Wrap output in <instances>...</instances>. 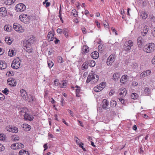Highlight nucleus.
Here are the masks:
<instances>
[{
    "instance_id": "ddd939ff",
    "label": "nucleus",
    "mask_w": 155,
    "mask_h": 155,
    "mask_svg": "<svg viewBox=\"0 0 155 155\" xmlns=\"http://www.w3.org/2000/svg\"><path fill=\"white\" fill-rule=\"evenodd\" d=\"M142 40V38L141 37H139L137 39V44L139 48H141L143 45V42Z\"/></svg>"
},
{
    "instance_id": "bb28decb",
    "label": "nucleus",
    "mask_w": 155,
    "mask_h": 155,
    "mask_svg": "<svg viewBox=\"0 0 155 155\" xmlns=\"http://www.w3.org/2000/svg\"><path fill=\"white\" fill-rule=\"evenodd\" d=\"M88 62L89 63V65L91 67H93L95 65V62L94 60H88L87 59Z\"/></svg>"
},
{
    "instance_id": "393cba45",
    "label": "nucleus",
    "mask_w": 155,
    "mask_h": 155,
    "mask_svg": "<svg viewBox=\"0 0 155 155\" xmlns=\"http://www.w3.org/2000/svg\"><path fill=\"white\" fill-rule=\"evenodd\" d=\"M150 90L148 87H146L143 92V94L145 95H148L150 94Z\"/></svg>"
},
{
    "instance_id": "c03bdc74",
    "label": "nucleus",
    "mask_w": 155,
    "mask_h": 155,
    "mask_svg": "<svg viewBox=\"0 0 155 155\" xmlns=\"http://www.w3.org/2000/svg\"><path fill=\"white\" fill-rule=\"evenodd\" d=\"M148 14L146 12H144L141 15L142 18L145 19L147 17Z\"/></svg>"
},
{
    "instance_id": "dca6fc26",
    "label": "nucleus",
    "mask_w": 155,
    "mask_h": 155,
    "mask_svg": "<svg viewBox=\"0 0 155 155\" xmlns=\"http://www.w3.org/2000/svg\"><path fill=\"white\" fill-rule=\"evenodd\" d=\"M102 108L104 109H106L109 105V102L107 100L104 99L102 102Z\"/></svg>"
},
{
    "instance_id": "c756f323",
    "label": "nucleus",
    "mask_w": 155,
    "mask_h": 155,
    "mask_svg": "<svg viewBox=\"0 0 155 155\" xmlns=\"http://www.w3.org/2000/svg\"><path fill=\"white\" fill-rule=\"evenodd\" d=\"M36 40V39L35 37L34 36H32L30 38H29L28 40H27L29 43H30V44L31 43H33L34 41H35Z\"/></svg>"
},
{
    "instance_id": "338daca9",
    "label": "nucleus",
    "mask_w": 155,
    "mask_h": 155,
    "mask_svg": "<svg viewBox=\"0 0 155 155\" xmlns=\"http://www.w3.org/2000/svg\"><path fill=\"white\" fill-rule=\"evenodd\" d=\"M68 111L72 117L74 116L73 113L72 111L69 109L68 110Z\"/></svg>"
},
{
    "instance_id": "a18cd8bd",
    "label": "nucleus",
    "mask_w": 155,
    "mask_h": 155,
    "mask_svg": "<svg viewBox=\"0 0 155 155\" xmlns=\"http://www.w3.org/2000/svg\"><path fill=\"white\" fill-rule=\"evenodd\" d=\"M18 144V149H20L21 148H23L24 147V145L23 144L21 143H17Z\"/></svg>"
},
{
    "instance_id": "c85d7f7f",
    "label": "nucleus",
    "mask_w": 155,
    "mask_h": 155,
    "mask_svg": "<svg viewBox=\"0 0 155 155\" xmlns=\"http://www.w3.org/2000/svg\"><path fill=\"white\" fill-rule=\"evenodd\" d=\"M127 76L126 75H124L122 76L120 78V81L122 83H124L127 79Z\"/></svg>"
},
{
    "instance_id": "6e6552de",
    "label": "nucleus",
    "mask_w": 155,
    "mask_h": 155,
    "mask_svg": "<svg viewBox=\"0 0 155 155\" xmlns=\"http://www.w3.org/2000/svg\"><path fill=\"white\" fill-rule=\"evenodd\" d=\"M21 96L23 97V99L25 100H28V96L24 90L22 89L20 90Z\"/></svg>"
},
{
    "instance_id": "e433bc0d",
    "label": "nucleus",
    "mask_w": 155,
    "mask_h": 155,
    "mask_svg": "<svg viewBox=\"0 0 155 155\" xmlns=\"http://www.w3.org/2000/svg\"><path fill=\"white\" fill-rule=\"evenodd\" d=\"M31 44L29 43L27 41H25L23 43V46L24 48H25L26 47H28L30 46Z\"/></svg>"
},
{
    "instance_id": "603ef678",
    "label": "nucleus",
    "mask_w": 155,
    "mask_h": 155,
    "mask_svg": "<svg viewBox=\"0 0 155 155\" xmlns=\"http://www.w3.org/2000/svg\"><path fill=\"white\" fill-rule=\"evenodd\" d=\"M58 80L57 79L55 80L54 81V84L56 86H59L61 85V84L60 83L58 82Z\"/></svg>"
},
{
    "instance_id": "79ce46f5",
    "label": "nucleus",
    "mask_w": 155,
    "mask_h": 155,
    "mask_svg": "<svg viewBox=\"0 0 155 155\" xmlns=\"http://www.w3.org/2000/svg\"><path fill=\"white\" fill-rule=\"evenodd\" d=\"M48 66L50 68H51L54 65L53 63L50 61H48Z\"/></svg>"
},
{
    "instance_id": "9b49d317",
    "label": "nucleus",
    "mask_w": 155,
    "mask_h": 155,
    "mask_svg": "<svg viewBox=\"0 0 155 155\" xmlns=\"http://www.w3.org/2000/svg\"><path fill=\"white\" fill-rule=\"evenodd\" d=\"M103 83H101L99 85V86H97L95 87L94 88V91L96 92L100 91L103 89Z\"/></svg>"
},
{
    "instance_id": "052dcab7",
    "label": "nucleus",
    "mask_w": 155,
    "mask_h": 155,
    "mask_svg": "<svg viewBox=\"0 0 155 155\" xmlns=\"http://www.w3.org/2000/svg\"><path fill=\"white\" fill-rule=\"evenodd\" d=\"M81 29L83 33L84 34H86L87 33V32L86 31V29L84 27H82Z\"/></svg>"
},
{
    "instance_id": "e2e57ef3",
    "label": "nucleus",
    "mask_w": 155,
    "mask_h": 155,
    "mask_svg": "<svg viewBox=\"0 0 155 155\" xmlns=\"http://www.w3.org/2000/svg\"><path fill=\"white\" fill-rule=\"evenodd\" d=\"M63 32V30L60 28H58L57 29V32L59 34H61Z\"/></svg>"
},
{
    "instance_id": "6ab92c4d",
    "label": "nucleus",
    "mask_w": 155,
    "mask_h": 155,
    "mask_svg": "<svg viewBox=\"0 0 155 155\" xmlns=\"http://www.w3.org/2000/svg\"><path fill=\"white\" fill-rule=\"evenodd\" d=\"M95 76H97L96 74H89L87 77L86 82L88 83L92 81V78H95Z\"/></svg>"
},
{
    "instance_id": "a211bd4d",
    "label": "nucleus",
    "mask_w": 155,
    "mask_h": 155,
    "mask_svg": "<svg viewBox=\"0 0 155 155\" xmlns=\"http://www.w3.org/2000/svg\"><path fill=\"white\" fill-rule=\"evenodd\" d=\"M54 35L53 34L51 31H50L48 33L47 37L48 38V39L49 41H52L54 40Z\"/></svg>"
},
{
    "instance_id": "49530a36",
    "label": "nucleus",
    "mask_w": 155,
    "mask_h": 155,
    "mask_svg": "<svg viewBox=\"0 0 155 155\" xmlns=\"http://www.w3.org/2000/svg\"><path fill=\"white\" fill-rule=\"evenodd\" d=\"M147 76L144 71L142 72L140 75V78L141 79L144 78L145 76Z\"/></svg>"
},
{
    "instance_id": "b1692460",
    "label": "nucleus",
    "mask_w": 155,
    "mask_h": 155,
    "mask_svg": "<svg viewBox=\"0 0 155 155\" xmlns=\"http://www.w3.org/2000/svg\"><path fill=\"white\" fill-rule=\"evenodd\" d=\"M89 51V48L86 45H84L82 48V51L84 53H87Z\"/></svg>"
},
{
    "instance_id": "8fccbe9b",
    "label": "nucleus",
    "mask_w": 155,
    "mask_h": 155,
    "mask_svg": "<svg viewBox=\"0 0 155 155\" xmlns=\"http://www.w3.org/2000/svg\"><path fill=\"white\" fill-rule=\"evenodd\" d=\"M99 51H102L104 49V47L102 45H99L98 47Z\"/></svg>"
},
{
    "instance_id": "f03ea898",
    "label": "nucleus",
    "mask_w": 155,
    "mask_h": 155,
    "mask_svg": "<svg viewBox=\"0 0 155 155\" xmlns=\"http://www.w3.org/2000/svg\"><path fill=\"white\" fill-rule=\"evenodd\" d=\"M11 66L12 68L15 69H17L21 66V61L18 57H17L13 60Z\"/></svg>"
},
{
    "instance_id": "69168bd1",
    "label": "nucleus",
    "mask_w": 155,
    "mask_h": 155,
    "mask_svg": "<svg viewBox=\"0 0 155 155\" xmlns=\"http://www.w3.org/2000/svg\"><path fill=\"white\" fill-rule=\"evenodd\" d=\"M148 28H147L146 26L145 27H144V29L143 31L144 32H145L146 33H147L148 32Z\"/></svg>"
},
{
    "instance_id": "f704fd0d",
    "label": "nucleus",
    "mask_w": 155,
    "mask_h": 155,
    "mask_svg": "<svg viewBox=\"0 0 155 155\" xmlns=\"http://www.w3.org/2000/svg\"><path fill=\"white\" fill-rule=\"evenodd\" d=\"M110 105L111 107H114L116 106L117 102L115 101L111 100L110 102Z\"/></svg>"
},
{
    "instance_id": "a19ab883",
    "label": "nucleus",
    "mask_w": 155,
    "mask_h": 155,
    "mask_svg": "<svg viewBox=\"0 0 155 155\" xmlns=\"http://www.w3.org/2000/svg\"><path fill=\"white\" fill-rule=\"evenodd\" d=\"M97 76H95V78H92V81L94 83H96L99 79V77L98 75H96Z\"/></svg>"
},
{
    "instance_id": "473e14b6",
    "label": "nucleus",
    "mask_w": 155,
    "mask_h": 155,
    "mask_svg": "<svg viewBox=\"0 0 155 155\" xmlns=\"http://www.w3.org/2000/svg\"><path fill=\"white\" fill-rule=\"evenodd\" d=\"M28 110L25 107H23L21 109V110L19 112L20 114L22 115V113H25V114L26 113L27 111Z\"/></svg>"
},
{
    "instance_id": "864d4df0",
    "label": "nucleus",
    "mask_w": 155,
    "mask_h": 155,
    "mask_svg": "<svg viewBox=\"0 0 155 155\" xmlns=\"http://www.w3.org/2000/svg\"><path fill=\"white\" fill-rule=\"evenodd\" d=\"M138 66L137 64L136 63H133L132 65V68L134 69H136L137 68Z\"/></svg>"
},
{
    "instance_id": "72a5a7b5",
    "label": "nucleus",
    "mask_w": 155,
    "mask_h": 155,
    "mask_svg": "<svg viewBox=\"0 0 155 155\" xmlns=\"http://www.w3.org/2000/svg\"><path fill=\"white\" fill-rule=\"evenodd\" d=\"M24 50H25L26 52L29 53H31L32 52L31 49V46L28 47H26L25 48H24Z\"/></svg>"
},
{
    "instance_id": "f3484780",
    "label": "nucleus",
    "mask_w": 155,
    "mask_h": 155,
    "mask_svg": "<svg viewBox=\"0 0 155 155\" xmlns=\"http://www.w3.org/2000/svg\"><path fill=\"white\" fill-rule=\"evenodd\" d=\"M91 55L93 59H96L99 57V53L97 51H94L91 54Z\"/></svg>"
},
{
    "instance_id": "a878e982",
    "label": "nucleus",
    "mask_w": 155,
    "mask_h": 155,
    "mask_svg": "<svg viewBox=\"0 0 155 155\" xmlns=\"http://www.w3.org/2000/svg\"><path fill=\"white\" fill-rule=\"evenodd\" d=\"M0 14H2L3 15H5V14L6 12V9L4 7H1L0 8Z\"/></svg>"
},
{
    "instance_id": "2f4dec72",
    "label": "nucleus",
    "mask_w": 155,
    "mask_h": 155,
    "mask_svg": "<svg viewBox=\"0 0 155 155\" xmlns=\"http://www.w3.org/2000/svg\"><path fill=\"white\" fill-rule=\"evenodd\" d=\"M68 31H69L67 28H64L63 30V34L67 38L68 37Z\"/></svg>"
},
{
    "instance_id": "aec40b11",
    "label": "nucleus",
    "mask_w": 155,
    "mask_h": 155,
    "mask_svg": "<svg viewBox=\"0 0 155 155\" xmlns=\"http://www.w3.org/2000/svg\"><path fill=\"white\" fill-rule=\"evenodd\" d=\"M8 55L12 57L15 55L16 54V51L12 49H10L8 53Z\"/></svg>"
},
{
    "instance_id": "20e7f679",
    "label": "nucleus",
    "mask_w": 155,
    "mask_h": 155,
    "mask_svg": "<svg viewBox=\"0 0 155 155\" xmlns=\"http://www.w3.org/2000/svg\"><path fill=\"white\" fill-rule=\"evenodd\" d=\"M13 28L15 31L18 32L22 33L24 31V29L21 25L17 23H14Z\"/></svg>"
},
{
    "instance_id": "5701e85b",
    "label": "nucleus",
    "mask_w": 155,
    "mask_h": 155,
    "mask_svg": "<svg viewBox=\"0 0 155 155\" xmlns=\"http://www.w3.org/2000/svg\"><path fill=\"white\" fill-rule=\"evenodd\" d=\"M89 65V63L87 60L85 62H84L82 65V69H86L88 68Z\"/></svg>"
},
{
    "instance_id": "4d7b16f0",
    "label": "nucleus",
    "mask_w": 155,
    "mask_h": 155,
    "mask_svg": "<svg viewBox=\"0 0 155 155\" xmlns=\"http://www.w3.org/2000/svg\"><path fill=\"white\" fill-rule=\"evenodd\" d=\"M5 99V96L2 94L0 93V100L2 101Z\"/></svg>"
},
{
    "instance_id": "39448f33",
    "label": "nucleus",
    "mask_w": 155,
    "mask_h": 155,
    "mask_svg": "<svg viewBox=\"0 0 155 155\" xmlns=\"http://www.w3.org/2000/svg\"><path fill=\"white\" fill-rule=\"evenodd\" d=\"M20 20L25 24H27L29 20V17L27 14H23L19 16Z\"/></svg>"
},
{
    "instance_id": "09e8293b",
    "label": "nucleus",
    "mask_w": 155,
    "mask_h": 155,
    "mask_svg": "<svg viewBox=\"0 0 155 155\" xmlns=\"http://www.w3.org/2000/svg\"><path fill=\"white\" fill-rule=\"evenodd\" d=\"M58 62L60 63H62L64 61L62 58L61 56H59L58 57Z\"/></svg>"
},
{
    "instance_id": "2eb2a0df",
    "label": "nucleus",
    "mask_w": 155,
    "mask_h": 155,
    "mask_svg": "<svg viewBox=\"0 0 155 155\" xmlns=\"http://www.w3.org/2000/svg\"><path fill=\"white\" fill-rule=\"evenodd\" d=\"M7 67V64L5 61H0V69H4Z\"/></svg>"
},
{
    "instance_id": "58836bf2",
    "label": "nucleus",
    "mask_w": 155,
    "mask_h": 155,
    "mask_svg": "<svg viewBox=\"0 0 155 155\" xmlns=\"http://www.w3.org/2000/svg\"><path fill=\"white\" fill-rule=\"evenodd\" d=\"M29 97L30 98H28V100L29 102H30L35 101V97L33 96L30 95Z\"/></svg>"
},
{
    "instance_id": "7c9ffc66",
    "label": "nucleus",
    "mask_w": 155,
    "mask_h": 155,
    "mask_svg": "<svg viewBox=\"0 0 155 155\" xmlns=\"http://www.w3.org/2000/svg\"><path fill=\"white\" fill-rule=\"evenodd\" d=\"M4 30L7 31H10L12 27L9 25H5L4 27Z\"/></svg>"
},
{
    "instance_id": "680f3d73",
    "label": "nucleus",
    "mask_w": 155,
    "mask_h": 155,
    "mask_svg": "<svg viewBox=\"0 0 155 155\" xmlns=\"http://www.w3.org/2000/svg\"><path fill=\"white\" fill-rule=\"evenodd\" d=\"M19 139V138L18 136H16L12 138V140L13 141H18Z\"/></svg>"
},
{
    "instance_id": "bf43d9fd",
    "label": "nucleus",
    "mask_w": 155,
    "mask_h": 155,
    "mask_svg": "<svg viewBox=\"0 0 155 155\" xmlns=\"http://www.w3.org/2000/svg\"><path fill=\"white\" fill-rule=\"evenodd\" d=\"M144 71L145 72L146 75L147 76L149 75L151 72V71L150 70H147Z\"/></svg>"
},
{
    "instance_id": "0e129e2a",
    "label": "nucleus",
    "mask_w": 155,
    "mask_h": 155,
    "mask_svg": "<svg viewBox=\"0 0 155 155\" xmlns=\"http://www.w3.org/2000/svg\"><path fill=\"white\" fill-rule=\"evenodd\" d=\"M12 127H10V126L6 127V129H7V130L8 131L11 132V130H12Z\"/></svg>"
},
{
    "instance_id": "ea45409f",
    "label": "nucleus",
    "mask_w": 155,
    "mask_h": 155,
    "mask_svg": "<svg viewBox=\"0 0 155 155\" xmlns=\"http://www.w3.org/2000/svg\"><path fill=\"white\" fill-rule=\"evenodd\" d=\"M18 143H17L12 144V145L11 148L13 150L18 149V148H17V146H18Z\"/></svg>"
},
{
    "instance_id": "774afa93",
    "label": "nucleus",
    "mask_w": 155,
    "mask_h": 155,
    "mask_svg": "<svg viewBox=\"0 0 155 155\" xmlns=\"http://www.w3.org/2000/svg\"><path fill=\"white\" fill-rule=\"evenodd\" d=\"M43 147L45 148L44 150V151H45L48 148V147L47 146V143L45 144L43 146Z\"/></svg>"
},
{
    "instance_id": "5fc2aeb1",
    "label": "nucleus",
    "mask_w": 155,
    "mask_h": 155,
    "mask_svg": "<svg viewBox=\"0 0 155 155\" xmlns=\"http://www.w3.org/2000/svg\"><path fill=\"white\" fill-rule=\"evenodd\" d=\"M13 74V72L12 71H9L7 72L6 74V75H8V76H12V75Z\"/></svg>"
},
{
    "instance_id": "423d86ee",
    "label": "nucleus",
    "mask_w": 155,
    "mask_h": 155,
    "mask_svg": "<svg viewBox=\"0 0 155 155\" xmlns=\"http://www.w3.org/2000/svg\"><path fill=\"white\" fill-rule=\"evenodd\" d=\"M15 8L17 12H22L25 10L26 6L24 4L20 3L17 5Z\"/></svg>"
},
{
    "instance_id": "f8f14e48",
    "label": "nucleus",
    "mask_w": 155,
    "mask_h": 155,
    "mask_svg": "<svg viewBox=\"0 0 155 155\" xmlns=\"http://www.w3.org/2000/svg\"><path fill=\"white\" fill-rule=\"evenodd\" d=\"M119 94L122 97L125 96L126 94V89L124 88H120L119 91Z\"/></svg>"
},
{
    "instance_id": "0eeeda50",
    "label": "nucleus",
    "mask_w": 155,
    "mask_h": 155,
    "mask_svg": "<svg viewBox=\"0 0 155 155\" xmlns=\"http://www.w3.org/2000/svg\"><path fill=\"white\" fill-rule=\"evenodd\" d=\"M115 55L112 54L108 57L107 59V64L108 65H111L113 63L115 59Z\"/></svg>"
},
{
    "instance_id": "4468645a",
    "label": "nucleus",
    "mask_w": 155,
    "mask_h": 155,
    "mask_svg": "<svg viewBox=\"0 0 155 155\" xmlns=\"http://www.w3.org/2000/svg\"><path fill=\"white\" fill-rule=\"evenodd\" d=\"M112 77V78L114 81H117L120 78V74L118 72L115 73L113 75Z\"/></svg>"
},
{
    "instance_id": "9d476101",
    "label": "nucleus",
    "mask_w": 155,
    "mask_h": 155,
    "mask_svg": "<svg viewBox=\"0 0 155 155\" xmlns=\"http://www.w3.org/2000/svg\"><path fill=\"white\" fill-rule=\"evenodd\" d=\"M24 119L25 120H28L31 121L34 119V117L32 115H30L27 113L24 114Z\"/></svg>"
},
{
    "instance_id": "de8ad7c7",
    "label": "nucleus",
    "mask_w": 155,
    "mask_h": 155,
    "mask_svg": "<svg viewBox=\"0 0 155 155\" xmlns=\"http://www.w3.org/2000/svg\"><path fill=\"white\" fill-rule=\"evenodd\" d=\"M11 131V132L16 133L18 132V128L16 127H12V130Z\"/></svg>"
},
{
    "instance_id": "cd10ccee",
    "label": "nucleus",
    "mask_w": 155,
    "mask_h": 155,
    "mask_svg": "<svg viewBox=\"0 0 155 155\" xmlns=\"http://www.w3.org/2000/svg\"><path fill=\"white\" fill-rule=\"evenodd\" d=\"M16 0H5V3L7 5H10L14 3Z\"/></svg>"
},
{
    "instance_id": "412c9836",
    "label": "nucleus",
    "mask_w": 155,
    "mask_h": 155,
    "mask_svg": "<svg viewBox=\"0 0 155 155\" xmlns=\"http://www.w3.org/2000/svg\"><path fill=\"white\" fill-rule=\"evenodd\" d=\"M75 87L77 88L76 89V96L77 97H80V95L79 94V93L81 90L80 87L77 85H76L75 86Z\"/></svg>"
},
{
    "instance_id": "4be33fe9",
    "label": "nucleus",
    "mask_w": 155,
    "mask_h": 155,
    "mask_svg": "<svg viewBox=\"0 0 155 155\" xmlns=\"http://www.w3.org/2000/svg\"><path fill=\"white\" fill-rule=\"evenodd\" d=\"M19 155H29V152L23 149L20 150L19 152Z\"/></svg>"
},
{
    "instance_id": "3c124183",
    "label": "nucleus",
    "mask_w": 155,
    "mask_h": 155,
    "mask_svg": "<svg viewBox=\"0 0 155 155\" xmlns=\"http://www.w3.org/2000/svg\"><path fill=\"white\" fill-rule=\"evenodd\" d=\"M84 145V144L82 142L80 143V145L79 146V147L82 148L83 149V150L84 151H86V150L84 147L83 146V145Z\"/></svg>"
},
{
    "instance_id": "4c0bfd02",
    "label": "nucleus",
    "mask_w": 155,
    "mask_h": 155,
    "mask_svg": "<svg viewBox=\"0 0 155 155\" xmlns=\"http://www.w3.org/2000/svg\"><path fill=\"white\" fill-rule=\"evenodd\" d=\"M5 41L9 45L11 44L12 42V41L11 40L10 38L9 37L8 38H5Z\"/></svg>"
},
{
    "instance_id": "1a4fd4ad",
    "label": "nucleus",
    "mask_w": 155,
    "mask_h": 155,
    "mask_svg": "<svg viewBox=\"0 0 155 155\" xmlns=\"http://www.w3.org/2000/svg\"><path fill=\"white\" fill-rule=\"evenodd\" d=\"M7 81L8 85L11 86H15L16 85V81L14 78H9L8 79Z\"/></svg>"
},
{
    "instance_id": "c9c22d12",
    "label": "nucleus",
    "mask_w": 155,
    "mask_h": 155,
    "mask_svg": "<svg viewBox=\"0 0 155 155\" xmlns=\"http://www.w3.org/2000/svg\"><path fill=\"white\" fill-rule=\"evenodd\" d=\"M131 97L132 99H135L138 97V94L135 93H133L131 95Z\"/></svg>"
},
{
    "instance_id": "37998d69",
    "label": "nucleus",
    "mask_w": 155,
    "mask_h": 155,
    "mask_svg": "<svg viewBox=\"0 0 155 155\" xmlns=\"http://www.w3.org/2000/svg\"><path fill=\"white\" fill-rule=\"evenodd\" d=\"M24 126L25 127V129L27 131H29L30 130V125L28 124H24Z\"/></svg>"
},
{
    "instance_id": "13d9d810",
    "label": "nucleus",
    "mask_w": 155,
    "mask_h": 155,
    "mask_svg": "<svg viewBox=\"0 0 155 155\" xmlns=\"http://www.w3.org/2000/svg\"><path fill=\"white\" fill-rule=\"evenodd\" d=\"M9 90L7 88H5L4 90L2 91V92L6 95L8 94V92H9Z\"/></svg>"
},
{
    "instance_id": "6e6d98bb",
    "label": "nucleus",
    "mask_w": 155,
    "mask_h": 155,
    "mask_svg": "<svg viewBox=\"0 0 155 155\" xmlns=\"http://www.w3.org/2000/svg\"><path fill=\"white\" fill-rule=\"evenodd\" d=\"M5 149V147L0 143V151H3Z\"/></svg>"
},
{
    "instance_id": "f257e3e1",
    "label": "nucleus",
    "mask_w": 155,
    "mask_h": 155,
    "mask_svg": "<svg viewBox=\"0 0 155 155\" xmlns=\"http://www.w3.org/2000/svg\"><path fill=\"white\" fill-rule=\"evenodd\" d=\"M143 51L147 53L152 52L155 50V45L153 43H150L146 45L143 47Z\"/></svg>"
},
{
    "instance_id": "7ed1b4c3",
    "label": "nucleus",
    "mask_w": 155,
    "mask_h": 155,
    "mask_svg": "<svg viewBox=\"0 0 155 155\" xmlns=\"http://www.w3.org/2000/svg\"><path fill=\"white\" fill-rule=\"evenodd\" d=\"M133 43L131 40L126 41L124 45V48L126 51L130 50L131 47L133 46Z\"/></svg>"
}]
</instances>
